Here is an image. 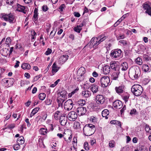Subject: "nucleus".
I'll use <instances>...</instances> for the list:
<instances>
[{
	"instance_id": "1",
	"label": "nucleus",
	"mask_w": 151,
	"mask_h": 151,
	"mask_svg": "<svg viewBox=\"0 0 151 151\" xmlns=\"http://www.w3.org/2000/svg\"><path fill=\"white\" fill-rule=\"evenodd\" d=\"M130 78L133 80L138 79L140 75L141 71L139 67L137 66H133L129 69V72Z\"/></svg>"
},
{
	"instance_id": "2",
	"label": "nucleus",
	"mask_w": 151,
	"mask_h": 151,
	"mask_svg": "<svg viewBox=\"0 0 151 151\" xmlns=\"http://www.w3.org/2000/svg\"><path fill=\"white\" fill-rule=\"evenodd\" d=\"M84 134L86 136H90L92 135L96 131L95 126L91 124H87L83 128Z\"/></svg>"
},
{
	"instance_id": "3",
	"label": "nucleus",
	"mask_w": 151,
	"mask_h": 151,
	"mask_svg": "<svg viewBox=\"0 0 151 151\" xmlns=\"http://www.w3.org/2000/svg\"><path fill=\"white\" fill-rule=\"evenodd\" d=\"M131 91L135 96H138L142 93L143 89L141 86L137 84L134 85L132 86Z\"/></svg>"
},
{
	"instance_id": "4",
	"label": "nucleus",
	"mask_w": 151,
	"mask_h": 151,
	"mask_svg": "<svg viewBox=\"0 0 151 151\" xmlns=\"http://www.w3.org/2000/svg\"><path fill=\"white\" fill-rule=\"evenodd\" d=\"M2 18L5 21H8L10 23H14L16 21L14 15L12 14L4 15L2 16Z\"/></svg>"
},
{
	"instance_id": "5",
	"label": "nucleus",
	"mask_w": 151,
	"mask_h": 151,
	"mask_svg": "<svg viewBox=\"0 0 151 151\" xmlns=\"http://www.w3.org/2000/svg\"><path fill=\"white\" fill-rule=\"evenodd\" d=\"M110 79L109 77L104 76L101 78L100 82L101 86L103 87H106L110 83Z\"/></svg>"
},
{
	"instance_id": "6",
	"label": "nucleus",
	"mask_w": 151,
	"mask_h": 151,
	"mask_svg": "<svg viewBox=\"0 0 151 151\" xmlns=\"http://www.w3.org/2000/svg\"><path fill=\"white\" fill-rule=\"evenodd\" d=\"M73 106V102L71 99H69L65 101L64 104L65 109L68 111L71 110Z\"/></svg>"
},
{
	"instance_id": "7",
	"label": "nucleus",
	"mask_w": 151,
	"mask_h": 151,
	"mask_svg": "<svg viewBox=\"0 0 151 151\" xmlns=\"http://www.w3.org/2000/svg\"><path fill=\"white\" fill-rule=\"evenodd\" d=\"M144 9L145 10V13L151 16V4L145 3L142 5Z\"/></svg>"
},
{
	"instance_id": "8",
	"label": "nucleus",
	"mask_w": 151,
	"mask_h": 151,
	"mask_svg": "<svg viewBox=\"0 0 151 151\" xmlns=\"http://www.w3.org/2000/svg\"><path fill=\"white\" fill-rule=\"evenodd\" d=\"M85 73V69L83 67H81L80 68L78 71L77 73L79 75V77L78 78V81H81L83 79V77H82L83 75Z\"/></svg>"
},
{
	"instance_id": "9",
	"label": "nucleus",
	"mask_w": 151,
	"mask_h": 151,
	"mask_svg": "<svg viewBox=\"0 0 151 151\" xmlns=\"http://www.w3.org/2000/svg\"><path fill=\"white\" fill-rule=\"evenodd\" d=\"M122 51L120 49H117L111 51V56L114 58H117L121 55Z\"/></svg>"
},
{
	"instance_id": "10",
	"label": "nucleus",
	"mask_w": 151,
	"mask_h": 151,
	"mask_svg": "<svg viewBox=\"0 0 151 151\" xmlns=\"http://www.w3.org/2000/svg\"><path fill=\"white\" fill-rule=\"evenodd\" d=\"M68 117L70 121H74L77 117V115L74 111L70 112L68 114Z\"/></svg>"
},
{
	"instance_id": "11",
	"label": "nucleus",
	"mask_w": 151,
	"mask_h": 151,
	"mask_svg": "<svg viewBox=\"0 0 151 151\" xmlns=\"http://www.w3.org/2000/svg\"><path fill=\"white\" fill-rule=\"evenodd\" d=\"M96 103L98 104H102L105 102V98L102 95H98L96 96Z\"/></svg>"
},
{
	"instance_id": "12",
	"label": "nucleus",
	"mask_w": 151,
	"mask_h": 151,
	"mask_svg": "<svg viewBox=\"0 0 151 151\" xmlns=\"http://www.w3.org/2000/svg\"><path fill=\"white\" fill-rule=\"evenodd\" d=\"M67 122V118L65 114H63L60 118V122L61 125L63 126H65Z\"/></svg>"
},
{
	"instance_id": "13",
	"label": "nucleus",
	"mask_w": 151,
	"mask_h": 151,
	"mask_svg": "<svg viewBox=\"0 0 151 151\" xmlns=\"http://www.w3.org/2000/svg\"><path fill=\"white\" fill-rule=\"evenodd\" d=\"M76 112L79 116H81L84 114L86 111V108L83 107H78L76 109Z\"/></svg>"
},
{
	"instance_id": "14",
	"label": "nucleus",
	"mask_w": 151,
	"mask_h": 151,
	"mask_svg": "<svg viewBox=\"0 0 151 151\" xmlns=\"http://www.w3.org/2000/svg\"><path fill=\"white\" fill-rule=\"evenodd\" d=\"M113 106L117 109H120L122 107V104L121 101L116 100L114 102Z\"/></svg>"
},
{
	"instance_id": "15",
	"label": "nucleus",
	"mask_w": 151,
	"mask_h": 151,
	"mask_svg": "<svg viewBox=\"0 0 151 151\" xmlns=\"http://www.w3.org/2000/svg\"><path fill=\"white\" fill-rule=\"evenodd\" d=\"M124 86L123 85H121L118 87H116L115 88L116 92L119 94L123 93L124 92Z\"/></svg>"
},
{
	"instance_id": "16",
	"label": "nucleus",
	"mask_w": 151,
	"mask_h": 151,
	"mask_svg": "<svg viewBox=\"0 0 151 151\" xmlns=\"http://www.w3.org/2000/svg\"><path fill=\"white\" fill-rule=\"evenodd\" d=\"M59 68L58 67L55 62L54 63L52 67V72L53 75L56 73L59 70Z\"/></svg>"
},
{
	"instance_id": "17",
	"label": "nucleus",
	"mask_w": 151,
	"mask_h": 151,
	"mask_svg": "<svg viewBox=\"0 0 151 151\" xmlns=\"http://www.w3.org/2000/svg\"><path fill=\"white\" fill-rule=\"evenodd\" d=\"M25 7L24 6L21 5L19 4L17 5V10L19 12H23L24 14L26 13V11H24Z\"/></svg>"
},
{
	"instance_id": "18",
	"label": "nucleus",
	"mask_w": 151,
	"mask_h": 151,
	"mask_svg": "<svg viewBox=\"0 0 151 151\" xmlns=\"http://www.w3.org/2000/svg\"><path fill=\"white\" fill-rule=\"evenodd\" d=\"M110 68L109 65H106L103 68V72L104 74L105 75L108 74L110 72Z\"/></svg>"
},
{
	"instance_id": "19",
	"label": "nucleus",
	"mask_w": 151,
	"mask_h": 151,
	"mask_svg": "<svg viewBox=\"0 0 151 151\" xmlns=\"http://www.w3.org/2000/svg\"><path fill=\"white\" fill-rule=\"evenodd\" d=\"M68 56L67 55H63L61 56L59 58V60L62 63L65 62L68 59Z\"/></svg>"
},
{
	"instance_id": "20",
	"label": "nucleus",
	"mask_w": 151,
	"mask_h": 151,
	"mask_svg": "<svg viewBox=\"0 0 151 151\" xmlns=\"http://www.w3.org/2000/svg\"><path fill=\"white\" fill-rule=\"evenodd\" d=\"M97 37L101 43L107 38L108 36L106 35L105 34H104L99 35Z\"/></svg>"
},
{
	"instance_id": "21",
	"label": "nucleus",
	"mask_w": 151,
	"mask_h": 151,
	"mask_svg": "<svg viewBox=\"0 0 151 151\" xmlns=\"http://www.w3.org/2000/svg\"><path fill=\"white\" fill-rule=\"evenodd\" d=\"M83 96L86 98H88L91 95V92L88 90H85L82 93Z\"/></svg>"
},
{
	"instance_id": "22",
	"label": "nucleus",
	"mask_w": 151,
	"mask_h": 151,
	"mask_svg": "<svg viewBox=\"0 0 151 151\" xmlns=\"http://www.w3.org/2000/svg\"><path fill=\"white\" fill-rule=\"evenodd\" d=\"M67 94V91L65 90H63L62 91L58 93V96L62 98L65 97Z\"/></svg>"
},
{
	"instance_id": "23",
	"label": "nucleus",
	"mask_w": 151,
	"mask_h": 151,
	"mask_svg": "<svg viewBox=\"0 0 151 151\" xmlns=\"http://www.w3.org/2000/svg\"><path fill=\"white\" fill-rule=\"evenodd\" d=\"M1 52L2 55L4 56L7 57L9 53L8 49L4 48L1 50Z\"/></svg>"
},
{
	"instance_id": "24",
	"label": "nucleus",
	"mask_w": 151,
	"mask_h": 151,
	"mask_svg": "<svg viewBox=\"0 0 151 151\" xmlns=\"http://www.w3.org/2000/svg\"><path fill=\"white\" fill-rule=\"evenodd\" d=\"M38 15V13L37 12V9H36V8H35V9L34 11V14L33 15V17L32 18V20L35 23H36V22L37 20Z\"/></svg>"
},
{
	"instance_id": "25",
	"label": "nucleus",
	"mask_w": 151,
	"mask_h": 151,
	"mask_svg": "<svg viewBox=\"0 0 151 151\" xmlns=\"http://www.w3.org/2000/svg\"><path fill=\"white\" fill-rule=\"evenodd\" d=\"M109 111L108 110L105 109L102 111V115L103 117H105L106 119H107L108 118L107 116L109 114Z\"/></svg>"
},
{
	"instance_id": "26",
	"label": "nucleus",
	"mask_w": 151,
	"mask_h": 151,
	"mask_svg": "<svg viewBox=\"0 0 151 151\" xmlns=\"http://www.w3.org/2000/svg\"><path fill=\"white\" fill-rule=\"evenodd\" d=\"M90 89L93 93H96L98 91V86L96 85L93 84L92 85Z\"/></svg>"
},
{
	"instance_id": "27",
	"label": "nucleus",
	"mask_w": 151,
	"mask_h": 151,
	"mask_svg": "<svg viewBox=\"0 0 151 151\" xmlns=\"http://www.w3.org/2000/svg\"><path fill=\"white\" fill-rule=\"evenodd\" d=\"M120 73V72H115L113 73L111 77L112 79L114 80H116L118 78L119 75Z\"/></svg>"
},
{
	"instance_id": "28",
	"label": "nucleus",
	"mask_w": 151,
	"mask_h": 151,
	"mask_svg": "<svg viewBox=\"0 0 151 151\" xmlns=\"http://www.w3.org/2000/svg\"><path fill=\"white\" fill-rule=\"evenodd\" d=\"M31 66L28 63H24L22 64L21 67L24 69H30L31 68Z\"/></svg>"
},
{
	"instance_id": "29",
	"label": "nucleus",
	"mask_w": 151,
	"mask_h": 151,
	"mask_svg": "<svg viewBox=\"0 0 151 151\" xmlns=\"http://www.w3.org/2000/svg\"><path fill=\"white\" fill-rule=\"evenodd\" d=\"M122 67V70H126L128 68V65L127 63L126 62H124L121 65Z\"/></svg>"
},
{
	"instance_id": "30",
	"label": "nucleus",
	"mask_w": 151,
	"mask_h": 151,
	"mask_svg": "<svg viewBox=\"0 0 151 151\" xmlns=\"http://www.w3.org/2000/svg\"><path fill=\"white\" fill-rule=\"evenodd\" d=\"M24 137L22 136H21L18 138L17 140V142L19 144L22 145L24 143Z\"/></svg>"
},
{
	"instance_id": "31",
	"label": "nucleus",
	"mask_w": 151,
	"mask_h": 151,
	"mask_svg": "<svg viewBox=\"0 0 151 151\" xmlns=\"http://www.w3.org/2000/svg\"><path fill=\"white\" fill-rule=\"evenodd\" d=\"M40 109V108L36 107L33 109L30 114V117H32Z\"/></svg>"
},
{
	"instance_id": "32",
	"label": "nucleus",
	"mask_w": 151,
	"mask_h": 151,
	"mask_svg": "<svg viewBox=\"0 0 151 151\" xmlns=\"http://www.w3.org/2000/svg\"><path fill=\"white\" fill-rule=\"evenodd\" d=\"M122 97L123 99L124 100L125 102L126 103L127 102L128 100L129 97V95L127 93H126Z\"/></svg>"
},
{
	"instance_id": "33",
	"label": "nucleus",
	"mask_w": 151,
	"mask_h": 151,
	"mask_svg": "<svg viewBox=\"0 0 151 151\" xmlns=\"http://www.w3.org/2000/svg\"><path fill=\"white\" fill-rule=\"evenodd\" d=\"M100 43V42L99 41V39L97 37H96V39L94 42V44H93V48H96L97 46Z\"/></svg>"
},
{
	"instance_id": "34",
	"label": "nucleus",
	"mask_w": 151,
	"mask_h": 151,
	"mask_svg": "<svg viewBox=\"0 0 151 151\" xmlns=\"http://www.w3.org/2000/svg\"><path fill=\"white\" fill-rule=\"evenodd\" d=\"M46 97L45 94L43 93H41L39 95V98L41 100H43Z\"/></svg>"
},
{
	"instance_id": "35",
	"label": "nucleus",
	"mask_w": 151,
	"mask_h": 151,
	"mask_svg": "<svg viewBox=\"0 0 151 151\" xmlns=\"http://www.w3.org/2000/svg\"><path fill=\"white\" fill-rule=\"evenodd\" d=\"M78 104L81 106H83L86 104V101L83 99H80L78 102Z\"/></svg>"
},
{
	"instance_id": "36",
	"label": "nucleus",
	"mask_w": 151,
	"mask_h": 151,
	"mask_svg": "<svg viewBox=\"0 0 151 151\" xmlns=\"http://www.w3.org/2000/svg\"><path fill=\"white\" fill-rule=\"evenodd\" d=\"M60 112L59 111H57L54 114V117L55 119L56 120L59 119L60 117L59 115H60Z\"/></svg>"
},
{
	"instance_id": "37",
	"label": "nucleus",
	"mask_w": 151,
	"mask_h": 151,
	"mask_svg": "<svg viewBox=\"0 0 151 151\" xmlns=\"http://www.w3.org/2000/svg\"><path fill=\"white\" fill-rule=\"evenodd\" d=\"M135 62L137 64L139 65H141L142 64V60L141 58L139 57L137 58L135 60Z\"/></svg>"
},
{
	"instance_id": "38",
	"label": "nucleus",
	"mask_w": 151,
	"mask_h": 151,
	"mask_svg": "<svg viewBox=\"0 0 151 151\" xmlns=\"http://www.w3.org/2000/svg\"><path fill=\"white\" fill-rule=\"evenodd\" d=\"M118 64L115 62L114 61H112L110 63V67L111 68L113 69V68H114V67L116 66Z\"/></svg>"
},
{
	"instance_id": "39",
	"label": "nucleus",
	"mask_w": 151,
	"mask_h": 151,
	"mask_svg": "<svg viewBox=\"0 0 151 151\" xmlns=\"http://www.w3.org/2000/svg\"><path fill=\"white\" fill-rule=\"evenodd\" d=\"M47 129L44 128H41L40 132V133L42 135H45L47 133Z\"/></svg>"
},
{
	"instance_id": "40",
	"label": "nucleus",
	"mask_w": 151,
	"mask_h": 151,
	"mask_svg": "<svg viewBox=\"0 0 151 151\" xmlns=\"http://www.w3.org/2000/svg\"><path fill=\"white\" fill-rule=\"evenodd\" d=\"M142 69L145 72H147L149 69V66L146 64H144L142 66Z\"/></svg>"
},
{
	"instance_id": "41",
	"label": "nucleus",
	"mask_w": 151,
	"mask_h": 151,
	"mask_svg": "<svg viewBox=\"0 0 151 151\" xmlns=\"http://www.w3.org/2000/svg\"><path fill=\"white\" fill-rule=\"evenodd\" d=\"M80 123L77 121L74 122L73 127L75 128H79L80 127Z\"/></svg>"
},
{
	"instance_id": "42",
	"label": "nucleus",
	"mask_w": 151,
	"mask_h": 151,
	"mask_svg": "<svg viewBox=\"0 0 151 151\" xmlns=\"http://www.w3.org/2000/svg\"><path fill=\"white\" fill-rule=\"evenodd\" d=\"M109 146L110 147H113L114 146L115 142L114 141L112 140H111L109 142Z\"/></svg>"
},
{
	"instance_id": "43",
	"label": "nucleus",
	"mask_w": 151,
	"mask_h": 151,
	"mask_svg": "<svg viewBox=\"0 0 151 151\" xmlns=\"http://www.w3.org/2000/svg\"><path fill=\"white\" fill-rule=\"evenodd\" d=\"M74 30L76 32L78 33H80L82 29L79 27L78 26L75 27L73 28Z\"/></svg>"
},
{
	"instance_id": "44",
	"label": "nucleus",
	"mask_w": 151,
	"mask_h": 151,
	"mask_svg": "<svg viewBox=\"0 0 151 151\" xmlns=\"http://www.w3.org/2000/svg\"><path fill=\"white\" fill-rule=\"evenodd\" d=\"M96 39V38L95 37H93L91 39L90 41L89 42V43H90V44L91 46L92 45L93 47V44H94V43L95 42Z\"/></svg>"
},
{
	"instance_id": "45",
	"label": "nucleus",
	"mask_w": 151,
	"mask_h": 151,
	"mask_svg": "<svg viewBox=\"0 0 151 151\" xmlns=\"http://www.w3.org/2000/svg\"><path fill=\"white\" fill-rule=\"evenodd\" d=\"M61 98V97L58 96L57 99V102H61L63 104L65 101V99Z\"/></svg>"
},
{
	"instance_id": "46",
	"label": "nucleus",
	"mask_w": 151,
	"mask_h": 151,
	"mask_svg": "<svg viewBox=\"0 0 151 151\" xmlns=\"http://www.w3.org/2000/svg\"><path fill=\"white\" fill-rule=\"evenodd\" d=\"M119 42L120 43L122 44L123 45H128L127 42L124 40H121L119 41Z\"/></svg>"
},
{
	"instance_id": "47",
	"label": "nucleus",
	"mask_w": 151,
	"mask_h": 151,
	"mask_svg": "<svg viewBox=\"0 0 151 151\" xmlns=\"http://www.w3.org/2000/svg\"><path fill=\"white\" fill-rule=\"evenodd\" d=\"M84 147L85 150H89V147L88 143L85 142L84 144Z\"/></svg>"
},
{
	"instance_id": "48",
	"label": "nucleus",
	"mask_w": 151,
	"mask_h": 151,
	"mask_svg": "<svg viewBox=\"0 0 151 151\" xmlns=\"http://www.w3.org/2000/svg\"><path fill=\"white\" fill-rule=\"evenodd\" d=\"M52 52V50L51 49L49 48H48L47 49V50L45 53V54L46 55H48L50 54Z\"/></svg>"
},
{
	"instance_id": "49",
	"label": "nucleus",
	"mask_w": 151,
	"mask_h": 151,
	"mask_svg": "<svg viewBox=\"0 0 151 151\" xmlns=\"http://www.w3.org/2000/svg\"><path fill=\"white\" fill-rule=\"evenodd\" d=\"M47 116V114L46 113H42V119L43 121H45Z\"/></svg>"
},
{
	"instance_id": "50",
	"label": "nucleus",
	"mask_w": 151,
	"mask_h": 151,
	"mask_svg": "<svg viewBox=\"0 0 151 151\" xmlns=\"http://www.w3.org/2000/svg\"><path fill=\"white\" fill-rule=\"evenodd\" d=\"M120 67V65L118 64L114 68H113V70H114L115 72L119 71V70Z\"/></svg>"
},
{
	"instance_id": "51",
	"label": "nucleus",
	"mask_w": 151,
	"mask_h": 151,
	"mask_svg": "<svg viewBox=\"0 0 151 151\" xmlns=\"http://www.w3.org/2000/svg\"><path fill=\"white\" fill-rule=\"evenodd\" d=\"M65 8V5L64 4H62L60 6L59 9H60L61 12H62Z\"/></svg>"
},
{
	"instance_id": "52",
	"label": "nucleus",
	"mask_w": 151,
	"mask_h": 151,
	"mask_svg": "<svg viewBox=\"0 0 151 151\" xmlns=\"http://www.w3.org/2000/svg\"><path fill=\"white\" fill-rule=\"evenodd\" d=\"M20 144H16L14 145L13 148L14 150H18L20 148Z\"/></svg>"
},
{
	"instance_id": "53",
	"label": "nucleus",
	"mask_w": 151,
	"mask_h": 151,
	"mask_svg": "<svg viewBox=\"0 0 151 151\" xmlns=\"http://www.w3.org/2000/svg\"><path fill=\"white\" fill-rule=\"evenodd\" d=\"M14 0H4L6 1V4L9 5H12L13 3Z\"/></svg>"
},
{
	"instance_id": "54",
	"label": "nucleus",
	"mask_w": 151,
	"mask_h": 151,
	"mask_svg": "<svg viewBox=\"0 0 151 151\" xmlns=\"http://www.w3.org/2000/svg\"><path fill=\"white\" fill-rule=\"evenodd\" d=\"M116 38L118 40L122 39H124L125 37V36L124 35H120L119 36H116Z\"/></svg>"
},
{
	"instance_id": "55",
	"label": "nucleus",
	"mask_w": 151,
	"mask_h": 151,
	"mask_svg": "<svg viewBox=\"0 0 151 151\" xmlns=\"http://www.w3.org/2000/svg\"><path fill=\"white\" fill-rule=\"evenodd\" d=\"M52 101L50 99H47L45 101V103L46 105H50L51 104Z\"/></svg>"
},
{
	"instance_id": "56",
	"label": "nucleus",
	"mask_w": 151,
	"mask_h": 151,
	"mask_svg": "<svg viewBox=\"0 0 151 151\" xmlns=\"http://www.w3.org/2000/svg\"><path fill=\"white\" fill-rule=\"evenodd\" d=\"M42 9L43 11L46 12L48 9V8L46 5H44L42 6Z\"/></svg>"
},
{
	"instance_id": "57",
	"label": "nucleus",
	"mask_w": 151,
	"mask_h": 151,
	"mask_svg": "<svg viewBox=\"0 0 151 151\" xmlns=\"http://www.w3.org/2000/svg\"><path fill=\"white\" fill-rule=\"evenodd\" d=\"M143 57L144 59L147 61H149L151 60L150 58L148 57L147 55H144Z\"/></svg>"
},
{
	"instance_id": "58",
	"label": "nucleus",
	"mask_w": 151,
	"mask_h": 151,
	"mask_svg": "<svg viewBox=\"0 0 151 151\" xmlns=\"http://www.w3.org/2000/svg\"><path fill=\"white\" fill-rule=\"evenodd\" d=\"M15 124H11L8 125L7 126V127L8 128L10 129H12L15 127Z\"/></svg>"
},
{
	"instance_id": "59",
	"label": "nucleus",
	"mask_w": 151,
	"mask_h": 151,
	"mask_svg": "<svg viewBox=\"0 0 151 151\" xmlns=\"http://www.w3.org/2000/svg\"><path fill=\"white\" fill-rule=\"evenodd\" d=\"M145 129L147 132H149V131L150 130V129L148 125L146 124V125Z\"/></svg>"
},
{
	"instance_id": "60",
	"label": "nucleus",
	"mask_w": 151,
	"mask_h": 151,
	"mask_svg": "<svg viewBox=\"0 0 151 151\" xmlns=\"http://www.w3.org/2000/svg\"><path fill=\"white\" fill-rule=\"evenodd\" d=\"M136 112V110L135 109H133L131 110L130 114L132 115V114H135Z\"/></svg>"
},
{
	"instance_id": "61",
	"label": "nucleus",
	"mask_w": 151,
	"mask_h": 151,
	"mask_svg": "<svg viewBox=\"0 0 151 151\" xmlns=\"http://www.w3.org/2000/svg\"><path fill=\"white\" fill-rule=\"evenodd\" d=\"M73 14L75 17H79L81 15L79 13L77 12H74Z\"/></svg>"
},
{
	"instance_id": "62",
	"label": "nucleus",
	"mask_w": 151,
	"mask_h": 151,
	"mask_svg": "<svg viewBox=\"0 0 151 151\" xmlns=\"http://www.w3.org/2000/svg\"><path fill=\"white\" fill-rule=\"evenodd\" d=\"M41 77V75L35 76L34 79V81H37Z\"/></svg>"
},
{
	"instance_id": "63",
	"label": "nucleus",
	"mask_w": 151,
	"mask_h": 151,
	"mask_svg": "<svg viewBox=\"0 0 151 151\" xmlns=\"http://www.w3.org/2000/svg\"><path fill=\"white\" fill-rule=\"evenodd\" d=\"M119 122V121H117L116 120H113L111 121L110 122V123L111 124H116L117 123Z\"/></svg>"
},
{
	"instance_id": "64",
	"label": "nucleus",
	"mask_w": 151,
	"mask_h": 151,
	"mask_svg": "<svg viewBox=\"0 0 151 151\" xmlns=\"http://www.w3.org/2000/svg\"><path fill=\"white\" fill-rule=\"evenodd\" d=\"M69 150L70 151H77L76 148L74 146L71 147Z\"/></svg>"
}]
</instances>
